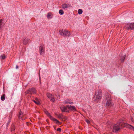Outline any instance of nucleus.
Here are the masks:
<instances>
[{
  "label": "nucleus",
  "mask_w": 134,
  "mask_h": 134,
  "mask_svg": "<svg viewBox=\"0 0 134 134\" xmlns=\"http://www.w3.org/2000/svg\"><path fill=\"white\" fill-rule=\"evenodd\" d=\"M59 33L60 35L64 37H69L71 35V33L67 30L62 29L59 30Z\"/></svg>",
  "instance_id": "1"
},
{
  "label": "nucleus",
  "mask_w": 134,
  "mask_h": 134,
  "mask_svg": "<svg viewBox=\"0 0 134 134\" xmlns=\"http://www.w3.org/2000/svg\"><path fill=\"white\" fill-rule=\"evenodd\" d=\"M44 112L47 116L50 118L51 120L54 122L56 124L60 125L61 124V123L60 122L57 120L53 117L52 116L50 115V114L46 110H44Z\"/></svg>",
  "instance_id": "2"
},
{
  "label": "nucleus",
  "mask_w": 134,
  "mask_h": 134,
  "mask_svg": "<svg viewBox=\"0 0 134 134\" xmlns=\"http://www.w3.org/2000/svg\"><path fill=\"white\" fill-rule=\"evenodd\" d=\"M120 124H114L113 127L112 131L113 132H117L121 128Z\"/></svg>",
  "instance_id": "3"
},
{
  "label": "nucleus",
  "mask_w": 134,
  "mask_h": 134,
  "mask_svg": "<svg viewBox=\"0 0 134 134\" xmlns=\"http://www.w3.org/2000/svg\"><path fill=\"white\" fill-rule=\"evenodd\" d=\"M36 91L35 88H32L28 89L26 91L25 93L26 95L29 94H35L36 93Z\"/></svg>",
  "instance_id": "4"
},
{
  "label": "nucleus",
  "mask_w": 134,
  "mask_h": 134,
  "mask_svg": "<svg viewBox=\"0 0 134 134\" xmlns=\"http://www.w3.org/2000/svg\"><path fill=\"white\" fill-rule=\"evenodd\" d=\"M102 90H98L96 92V98L97 99L100 100L102 98Z\"/></svg>",
  "instance_id": "5"
},
{
  "label": "nucleus",
  "mask_w": 134,
  "mask_h": 134,
  "mask_svg": "<svg viewBox=\"0 0 134 134\" xmlns=\"http://www.w3.org/2000/svg\"><path fill=\"white\" fill-rule=\"evenodd\" d=\"M43 44H41L39 47V51L40 55H42V54L44 52L45 49L44 47H43Z\"/></svg>",
  "instance_id": "6"
},
{
  "label": "nucleus",
  "mask_w": 134,
  "mask_h": 134,
  "mask_svg": "<svg viewBox=\"0 0 134 134\" xmlns=\"http://www.w3.org/2000/svg\"><path fill=\"white\" fill-rule=\"evenodd\" d=\"M125 27L128 29L133 30L134 29V23H131L126 24Z\"/></svg>",
  "instance_id": "7"
},
{
  "label": "nucleus",
  "mask_w": 134,
  "mask_h": 134,
  "mask_svg": "<svg viewBox=\"0 0 134 134\" xmlns=\"http://www.w3.org/2000/svg\"><path fill=\"white\" fill-rule=\"evenodd\" d=\"M46 95L47 97L51 101L53 102H54L55 101V99L53 95L49 93H47Z\"/></svg>",
  "instance_id": "8"
},
{
  "label": "nucleus",
  "mask_w": 134,
  "mask_h": 134,
  "mask_svg": "<svg viewBox=\"0 0 134 134\" xmlns=\"http://www.w3.org/2000/svg\"><path fill=\"white\" fill-rule=\"evenodd\" d=\"M71 6V5L68 3H64L62 5V8L63 9H67Z\"/></svg>",
  "instance_id": "9"
},
{
  "label": "nucleus",
  "mask_w": 134,
  "mask_h": 134,
  "mask_svg": "<svg viewBox=\"0 0 134 134\" xmlns=\"http://www.w3.org/2000/svg\"><path fill=\"white\" fill-rule=\"evenodd\" d=\"M60 108L61 110L63 112H69V108H67L65 106H61L60 107Z\"/></svg>",
  "instance_id": "10"
},
{
  "label": "nucleus",
  "mask_w": 134,
  "mask_h": 134,
  "mask_svg": "<svg viewBox=\"0 0 134 134\" xmlns=\"http://www.w3.org/2000/svg\"><path fill=\"white\" fill-rule=\"evenodd\" d=\"M123 124L124 125L125 127H126L127 128H129L133 130H134V127L131 125L126 123H124Z\"/></svg>",
  "instance_id": "11"
},
{
  "label": "nucleus",
  "mask_w": 134,
  "mask_h": 134,
  "mask_svg": "<svg viewBox=\"0 0 134 134\" xmlns=\"http://www.w3.org/2000/svg\"><path fill=\"white\" fill-rule=\"evenodd\" d=\"M67 107L69 108V109L73 111H76V108L74 106L68 105L67 106Z\"/></svg>",
  "instance_id": "12"
},
{
  "label": "nucleus",
  "mask_w": 134,
  "mask_h": 134,
  "mask_svg": "<svg viewBox=\"0 0 134 134\" xmlns=\"http://www.w3.org/2000/svg\"><path fill=\"white\" fill-rule=\"evenodd\" d=\"M23 114V113L21 111L19 112V115L18 116V118L19 119H21L22 120H25V118H24V116H21Z\"/></svg>",
  "instance_id": "13"
},
{
  "label": "nucleus",
  "mask_w": 134,
  "mask_h": 134,
  "mask_svg": "<svg viewBox=\"0 0 134 134\" xmlns=\"http://www.w3.org/2000/svg\"><path fill=\"white\" fill-rule=\"evenodd\" d=\"M64 103L66 104H72L73 103V102L72 101V100L70 99H66L64 101Z\"/></svg>",
  "instance_id": "14"
},
{
  "label": "nucleus",
  "mask_w": 134,
  "mask_h": 134,
  "mask_svg": "<svg viewBox=\"0 0 134 134\" xmlns=\"http://www.w3.org/2000/svg\"><path fill=\"white\" fill-rule=\"evenodd\" d=\"M11 132L13 133L14 132V131L15 129V127L14 125L12 124L11 125L10 127Z\"/></svg>",
  "instance_id": "15"
},
{
  "label": "nucleus",
  "mask_w": 134,
  "mask_h": 134,
  "mask_svg": "<svg viewBox=\"0 0 134 134\" xmlns=\"http://www.w3.org/2000/svg\"><path fill=\"white\" fill-rule=\"evenodd\" d=\"M56 115L58 117V118L61 119H62L64 118V116L62 114H56Z\"/></svg>",
  "instance_id": "16"
},
{
  "label": "nucleus",
  "mask_w": 134,
  "mask_h": 134,
  "mask_svg": "<svg viewBox=\"0 0 134 134\" xmlns=\"http://www.w3.org/2000/svg\"><path fill=\"white\" fill-rule=\"evenodd\" d=\"M122 122L123 121L122 120H120L117 124L118 123L119 124H120V126L121 127H125L124 125L123 124L125 123H123Z\"/></svg>",
  "instance_id": "17"
},
{
  "label": "nucleus",
  "mask_w": 134,
  "mask_h": 134,
  "mask_svg": "<svg viewBox=\"0 0 134 134\" xmlns=\"http://www.w3.org/2000/svg\"><path fill=\"white\" fill-rule=\"evenodd\" d=\"M111 105V100L110 99H109L107 100L106 103V106L108 107L110 106Z\"/></svg>",
  "instance_id": "18"
},
{
  "label": "nucleus",
  "mask_w": 134,
  "mask_h": 134,
  "mask_svg": "<svg viewBox=\"0 0 134 134\" xmlns=\"http://www.w3.org/2000/svg\"><path fill=\"white\" fill-rule=\"evenodd\" d=\"M33 101L37 105H39L40 104V100L37 98H36L35 100H34Z\"/></svg>",
  "instance_id": "19"
},
{
  "label": "nucleus",
  "mask_w": 134,
  "mask_h": 134,
  "mask_svg": "<svg viewBox=\"0 0 134 134\" xmlns=\"http://www.w3.org/2000/svg\"><path fill=\"white\" fill-rule=\"evenodd\" d=\"M30 39L28 38H25L23 40V44L25 45L27 44L28 42L29 41Z\"/></svg>",
  "instance_id": "20"
},
{
  "label": "nucleus",
  "mask_w": 134,
  "mask_h": 134,
  "mask_svg": "<svg viewBox=\"0 0 134 134\" xmlns=\"http://www.w3.org/2000/svg\"><path fill=\"white\" fill-rule=\"evenodd\" d=\"M6 57V56L4 54H3L0 56V58L1 60L4 59Z\"/></svg>",
  "instance_id": "21"
},
{
  "label": "nucleus",
  "mask_w": 134,
  "mask_h": 134,
  "mask_svg": "<svg viewBox=\"0 0 134 134\" xmlns=\"http://www.w3.org/2000/svg\"><path fill=\"white\" fill-rule=\"evenodd\" d=\"M125 55L122 56L120 58V60L121 62H124L125 59Z\"/></svg>",
  "instance_id": "22"
},
{
  "label": "nucleus",
  "mask_w": 134,
  "mask_h": 134,
  "mask_svg": "<svg viewBox=\"0 0 134 134\" xmlns=\"http://www.w3.org/2000/svg\"><path fill=\"white\" fill-rule=\"evenodd\" d=\"M52 14L51 12L48 13L47 15V18L49 19V18H52V17H50V16H51Z\"/></svg>",
  "instance_id": "23"
},
{
  "label": "nucleus",
  "mask_w": 134,
  "mask_h": 134,
  "mask_svg": "<svg viewBox=\"0 0 134 134\" xmlns=\"http://www.w3.org/2000/svg\"><path fill=\"white\" fill-rule=\"evenodd\" d=\"M5 98V94H4L1 97V99L2 101H3L4 100Z\"/></svg>",
  "instance_id": "24"
},
{
  "label": "nucleus",
  "mask_w": 134,
  "mask_h": 134,
  "mask_svg": "<svg viewBox=\"0 0 134 134\" xmlns=\"http://www.w3.org/2000/svg\"><path fill=\"white\" fill-rule=\"evenodd\" d=\"M83 12V11L81 9H79L78 10V13L79 14H81Z\"/></svg>",
  "instance_id": "25"
},
{
  "label": "nucleus",
  "mask_w": 134,
  "mask_h": 134,
  "mask_svg": "<svg viewBox=\"0 0 134 134\" xmlns=\"http://www.w3.org/2000/svg\"><path fill=\"white\" fill-rule=\"evenodd\" d=\"M2 19H1L0 20V30L2 29Z\"/></svg>",
  "instance_id": "26"
},
{
  "label": "nucleus",
  "mask_w": 134,
  "mask_h": 134,
  "mask_svg": "<svg viewBox=\"0 0 134 134\" xmlns=\"http://www.w3.org/2000/svg\"><path fill=\"white\" fill-rule=\"evenodd\" d=\"M59 13L61 15H63L64 13L63 11L61 9L59 10Z\"/></svg>",
  "instance_id": "27"
},
{
  "label": "nucleus",
  "mask_w": 134,
  "mask_h": 134,
  "mask_svg": "<svg viewBox=\"0 0 134 134\" xmlns=\"http://www.w3.org/2000/svg\"><path fill=\"white\" fill-rule=\"evenodd\" d=\"M85 121L87 124H89L90 123V122L89 120L86 119Z\"/></svg>",
  "instance_id": "28"
},
{
  "label": "nucleus",
  "mask_w": 134,
  "mask_h": 134,
  "mask_svg": "<svg viewBox=\"0 0 134 134\" xmlns=\"http://www.w3.org/2000/svg\"><path fill=\"white\" fill-rule=\"evenodd\" d=\"M57 131L59 132H60L61 130V129L60 128H58L57 130Z\"/></svg>",
  "instance_id": "29"
},
{
  "label": "nucleus",
  "mask_w": 134,
  "mask_h": 134,
  "mask_svg": "<svg viewBox=\"0 0 134 134\" xmlns=\"http://www.w3.org/2000/svg\"><path fill=\"white\" fill-rule=\"evenodd\" d=\"M18 68V66L17 65H16V69H17Z\"/></svg>",
  "instance_id": "30"
},
{
  "label": "nucleus",
  "mask_w": 134,
  "mask_h": 134,
  "mask_svg": "<svg viewBox=\"0 0 134 134\" xmlns=\"http://www.w3.org/2000/svg\"><path fill=\"white\" fill-rule=\"evenodd\" d=\"M12 114V112H10V114Z\"/></svg>",
  "instance_id": "31"
},
{
  "label": "nucleus",
  "mask_w": 134,
  "mask_h": 134,
  "mask_svg": "<svg viewBox=\"0 0 134 134\" xmlns=\"http://www.w3.org/2000/svg\"><path fill=\"white\" fill-rule=\"evenodd\" d=\"M39 79H40V75H39Z\"/></svg>",
  "instance_id": "32"
},
{
  "label": "nucleus",
  "mask_w": 134,
  "mask_h": 134,
  "mask_svg": "<svg viewBox=\"0 0 134 134\" xmlns=\"http://www.w3.org/2000/svg\"><path fill=\"white\" fill-rule=\"evenodd\" d=\"M11 117H12V116H9V118H10Z\"/></svg>",
  "instance_id": "33"
},
{
  "label": "nucleus",
  "mask_w": 134,
  "mask_h": 134,
  "mask_svg": "<svg viewBox=\"0 0 134 134\" xmlns=\"http://www.w3.org/2000/svg\"><path fill=\"white\" fill-rule=\"evenodd\" d=\"M7 125H8V123H7Z\"/></svg>",
  "instance_id": "34"
}]
</instances>
